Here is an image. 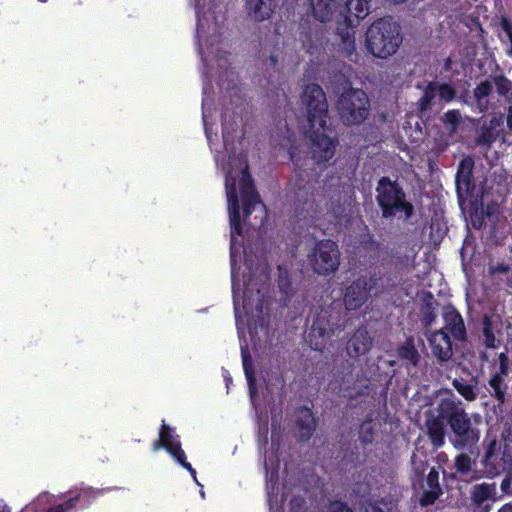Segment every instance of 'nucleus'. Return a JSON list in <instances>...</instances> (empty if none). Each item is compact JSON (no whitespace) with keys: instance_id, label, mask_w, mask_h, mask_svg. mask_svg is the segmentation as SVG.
<instances>
[{"instance_id":"1","label":"nucleus","mask_w":512,"mask_h":512,"mask_svg":"<svg viewBox=\"0 0 512 512\" xmlns=\"http://www.w3.org/2000/svg\"><path fill=\"white\" fill-rule=\"evenodd\" d=\"M480 423L481 416H471L460 401L442 398L435 408V414L426 418V434L433 449L438 450L445 445L448 428L450 444L456 450L472 452L480 440Z\"/></svg>"},{"instance_id":"2","label":"nucleus","mask_w":512,"mask_h":512,"mask_svg":"<svg viewBox=\"0 0 512 512\" xmlns=\"http://www.w3.org/2000/svg\"><path fill=\"white\" fill-rule=\"evenodd\" d=\"M302 103L308 121L305 135L309 139L311 160L313 165H325L333 159L339 142L335 136L328 134L331 132L328 125V103L321 86L308 84L302 94Z\"/></svg>"},{"instance_id":"3","label":"nucleus","mask_w":512,"mask_h":512,"mask_svg":"<svg viewBox=\"0 0 512 512\" xmlns=\"http://www.w3.org/2000/svg\"><path fill=\"white\" fill-rule=\"evenodd\" d=\"M393 279L379 269H372L369 276L360 275L343 289L342 299L347 311H357L372 296H380L394 287Z\"/></svg>"},{"instance_id":"4","label":"nucleus","mask_w":512,"mask_h":512,"mask_svg":"<svg viewBox=\"0 0 512 512\" xmlns=\"http://www.w3.org/2000/svg\"><path fill=\"white\" fill-rule=\"evenodd\" d=\"M402 42L401 26L390 16L375 20L365 34L367 51L380 59L396 54Z\"/></svg>"},{"instance_id":"5","label":"nucleus","mask_w":512,"mask_h":512,"mask_svg":"<svg viewBox=\"0 0 512 512\" xmlns=\"http://www.w3.org/2000/svg\"><path fill=\"white\" fill-rule=\"evenodd\" d=\"M370 11V0H347L336 16V35L344 55L353 60L357 57L355 34L356 28Z\"/></svg>"},{"instance_id":"6","label":"nucleus","mask_w":512,"mask_h":512,"mask_svg":"<svg viewBox=\"0 0 512 512\" xmlns=\"http://www.w3.org/2000/svg\"><path fill=\"white\" fill-rule=\"evenodd\" d=\"M376 202L381 210L382 217L392 218L403 213L406 219L414 214V206L407 201L403 188L389 177H381L376 186Z\"/></svg>"},{"instance_id":"7","label":"nucleus","mask_w":512,"mask_h":512,"mask_svg":"<svg viewBox=\"0 0 512 512\" xmlns=\"http://www.w3.org/2000/svg\"><path fill=\"white\" fill-rule=\"evenodd\" d=\"M244 222L250 227L261 226L266 218V206L255 187L254 179L245 166L239 180Z\"/></svg>"},{"instance_id":"8","label":"nucleus","mask_w":512,"mask_h":512,"mask_svg":"<svg viewBox=\"0 0 512 512\" xmlns=\"http://www.w3.org/2000/svg\"><path fill=\"white\" fill-rule=\"evenodd\" d=\"M369 106L366 92L356 88L344 90L337 101L340 119L348 126L364 122L368 116Z\"/></svg>"},{"instance_id":"9","label":"nucleus","mask_w":512,"mask_h":512,"mask_svg":"<svg viewBox=\"0 0 512 512\" xmlns=\"http://www.w3.org/2000/svg\"><path fill=\"white\" fill-rule=\"evenodd\" d=\"M264 282L254 291L252 279H249L243 294L242 308L248 318L249 325H262L264 322V310L268 308V275L263 274Z\"/></svg>"},{"instance_id":"10","label":"nucleus","mask_w":512,"mask_h":512,"mask_svg":"<svg viewBox=\"0 0 512 512\" xmlns=\"http://www.w3.org/2000/svg\"><path fill=\"white\" fill-rule=\"evenodd\" d=\"M308 262L314 273L322 276L333 275L340 264L338 244L331 239L316 242L308 255Z\"/></svg>"},{"instance_id":"11","label":"nucleus","mask_w":512,"mask_h":512,"mask_svg":"<svg viewBox=\"0 0 512 512\" xmlns=\"http://www.w3.org/2000/svg\"><path fill=\"white\" fill-rule=\"evenodd\" d=\"M107 491H110V488L98 489L81 484L55 496V505L59 512H76L77 508L85 510Z\"/></svg>"},{"instance_id":"12","label":"nucleus","mask_w":512,"mask_h":512,"mask_svg":"<svg viewBox=\"0 0 512 512\" xmlns=\"http://www.w3.org/2000/svg\"><path fill=\"white\" fill-rule=\"evenodd\" d=\"M495 86L498 96L503 97L506 101H512V81L502 72L499 74H491L485 80L476 85L473 90V97L476 101L479 112H486L489 109V96L492 94Z\"/></svg>"},{"instance_id":"13","label":"nucleus","mask_w":512,"mask_h":512,"mask_svg":"<svg viewBox=\"0 0 512 512\" xmlns=\"http://www.w3.org/2000/svg\"><path fill=\"white\" fill-rule=\"evenodd\" d=\"M339 328L340 325L333 321L332 314L326 309H321L314 316L308 333L310 347L315 351H323L328 341Z\"/></svg>"},{"instance_id":"14","label":"nucleus","mask_w":512,"mask_h":512,"mask_svg":"<svg viewBox=\"0 0 512 512\" xmlns=\"http://www.w3.org/2000/svg\"><path fill=\"white\" fill-rule=\"evenodd\" d=\"M496 441L489 443L485 450L482 460L484 468L489 476H497L501 473L512 474V452L507 444H505L502 456L496 455Z\"/></svg>"},{"instance_id":"15","label":"nucleus","mask_w":512,"mask_h":512,"mask_svg":"<svg viewBox=\"0 0 512 512\" xmlns=\"http://www.w3.org/2000/svg\"><path fill=\"white\" fill-rule=\"evenodd\" d=\"M290 160L294 166V172L297 177L298 191L296 192L297 200L300 201L302 191H308L312 188L311 179L316 176L314 167H308L309 159L306 157L302 159L297 152V149L291 146L289 150Z\"/></svg>"},{"instance_id":"16","label":"nucleus","mask_w":512,"mask_h":512,"mask_svg":"<svg viewBox=\"0 0 512 512\" xmlns=\"http://www.w3.org/2000/svg\"><path fill=\"white\" fill-rule=\"evenodd\" d=\"M316 428L317 420L313 411L305 405L297 407L295 409V435L297 442H309Z\"/></svg>"},{"instance_id":"17","label":"nucleus","mask_w":512,"mask_h":512,"mask_svg":"<svg viewBox=\"0 0 512 512\" xmlns=\"http://www.w3.org/2000/svg\"><path fill=\"white\" fill-rule=\"evenodd\" d=\"M474 160L471 156H466L460 160L455 176L456 191L459 198L472 195L475 188L473 182Z\"/></svg>"},{"instance_id":"18","label":"nucleus","mask_w":512,"mask_h":512,"mask_svg":"<svg viewBox=\"0 0 512 512\" xmlns=\"http://www.w3.org/2000/svg\"><path fill=\"white\" fill-rule=\"evenodd\" d=\"M499 368L498 371L489 379V386L493 393L491 394L498 402V405H503L506 401L507 384L504 377L509 373V358L506 352H501L498 356Z\"/></svg>"},{"instance_id":"19","label":"nucleus","mask_w":512,"mask_h":512,"mask_svg":"<svg viewBox=\"0 0 512 512\" xmlns=\"http://www.w3.org/2000/svg\"><path fill=\"white\" fill-rule=\"evenodd\" d=\"M226 194L231 234L242 236L243 228L241 222L240 203L235 179H232L231 183H229L228 180L226 181Z\"/></svg>"},{"instance_id":"20","label":"nucleus","mask_w":512,"mask_h":512,"mask_svg":"<svg viewBox=\"0 0 512 512\" xmlns=\"http://www.w3.org/2000/svg\"><path fill=\"white\" fill-rule=\"evenodd\" d=\"M161 448L165 449L174 459L184 452L180 436L175 434L173 428L166 424L164 420L159 429V438L152 444L153 451H158Z\"/></svg>"},{"instance_id":"21","label":"nucleus","mask_w":512,"mask_h":512,"mask_svg":"<svg viewBox=\"0 0 512 512\" xmlns=\"http://www.w3.org/2000/svg\"><path fill=\"white\" fill-rule=\"evenodd\" d=\"M443 319L445 326L442 329L444 331L451 334L455 340L463 341L466 339L464 320L454 306L447 305L443 308Z\"/></svg>"},{"instance_id":"22","label":"nucleus","mask_w":512,"mask_h":512,"mask_svg":"<svg viewBox=\"0 0 512 512\" xmlns=\"http://www.w3.org/2000/svg\"><path fill=\"white\" fill-rule=\"evenodd\" d=\"M432 353L439 362H447L453 355L452 342L449 334L440 329L428 338Z\"/></svg>"},{"instance_id":"23","label":"nucleus","mask_w":512,"mask_h":512,"mask_svg":"<svg viewBox=\"0 0 512 512\" xmlns=\"http://www.w3.org/2000/svg\"><path fill=\"white\" fill-rule=\"evenodd\" d=\"M425 483L427 489L422 493L419 503L422 507L433 505L443 494L442 487L439 482V471L436 467H432L426 478Z\"/></svg>"},{"instance_id":"24","label":"nucleus","mask_w":512,"mask_h":512,"mask_svg":"<svg viewBox=\"0 0 512 512\" xmlns=\"http://www.w3.org/2000/svg\"><path fill=\"white\" fill-rule=\"evenodd\" d=\"M372 347V338L365 328H358L349 338L346 344L347 354L351 358H357L370 351Z\"/></svg>"},{"instance_id":"25","label":"nucleus","mask_w":512,"mask_h":512,"mask_svg":"<svg viewBox=\"0 0 512 512\" xmlns=\"http://www.w3.org/2000/svg\"><path fill=\"white\" fill-rule=\"evenodd\" d=\"M278 6V0H247L246 9L249 17L262 22L271 17Z\"/></svg>"},{"instance_id":"26","label":"nucleus","mask_w":512,"mask_h":512,"mask_svg":"<svg viewBox=\"0 0 512 512\" xmlns=\"http://www.w3.org/2000/svg\"><path fill=\"white\" fill-rule=\"evenodd\" d=\"M495 494V485L488 483L477 484L472 488L471 500L475 506V511L488 512L490 510V504L488 500Z\"/></svg>"},{"instance_id":"27","label":"nucleus","mask_w":512,"mask_h":512,"mask_svg":"<svg viewBox=\"0 0 512 512\" xmlns=\"http://www.w3.org/2000/svg\"><path fill=\"white\" fill-rule=\"evenodd\" d=\"M473 461L471 457L466 453H460L455 456L453 468L454 472L447 473L443 471L444 479L446 480H468V477L473 472L472 470Z\"/></svg>"},{"instance_id":"28","label":"nucleus","mask_w":512,"mask_h":512,"mask_svg":"<svg viewBox=\"0 0 512 512\" xmlns=\"http://www.w3.org/2000/svg\"><path fill=\"white\" fill-rule=\"evenodd\" d=\"M438 302L431 292H424L419 307L420 321L424 328L430 327L437 318L436 308Z\"/></svg>"},{"instance_id":"29","label":"nucleus","mask_w":512,"mask_h":512,"mask_svg":"<svg viewBox=\"0 0 512 512\" xmlns=\"http://www.w3.org/2000/svg\"><path fill=\"white\" fill-rule=\"evenodd\" d=\"M20 512H59L55 505V495L41 492L35 500L27 504Z\"/></svg>"},{"instance_id":"30","label":"nucleus","mask_w":512,"mask_h":512,"mask_svg":"<svg viewBox=\"0 0 512 512\" xmlns=\"http://www.w3.org/2000/svg\"><path fill=\"white\" fill-rule=\"evenodd\" d=\"M336 4L337 0H310L314 18L323 23L331 19Z\"/></svg>"},{"instance_id":"31","label":"nucleus","mask_w":512,"mask_h":512,"mask_svg":"<svg viewBox=\"0 0 512 512\" xmlns=\"http://www.w3.org/2000/svg\"><path fill=\"white\" fill-rule=\"evenodd\" d=\"M241 356H242L243 370H244L245 377L247 380L249 393H250L251 398H253L257 393L253 360H252V357L249 354L247 348H242Z\"/></svg>"},{"instance_id":"32","label":"nucleus","mask_w":512,"mask_h":512,"mask_svg":"<svg viewBox=\"0 0 512 512\" xmlns=\"http://www.w3.org/2000/svg\"><path fill=\"white\" fill-rule=\"evenodd\" d=\"M411 472H410V482L412 487L415 489L417 486L423 488L424 482V474L428 468V462L417 459L416 455L413 454L411 457Z\"/></svg>"},{"instance_id":"33","label":"nucleus","mask_w":512,"mask_h":512,"mask_svg":"<svg viewBox=\"0 0 512 512\" xmlns=\"http://www.w3.org/2000/svg\"><path fill=\"white\" fill-rule=\"evenodd\" d=\"M471 381L473 383L468 382L464 378H455L452 381L455 390L467 401H474L477 398V380L472 378Z\"/></svg>"},{"instance_id":"34","label":"nucleus","mask_w":512,"mask_h":512,"mask_svg":"<svg viewBox=\"0 0 512 512\" xmlns=\"http://www.w3.org/2000/svg\"><path fill=\"white\" fill-rule=\"evenodd\" d=\"M438 81H430L423 92V95L417 102L418 110L424 113L431 109L434 100L438 96Z\"/></svg>"},{"instance_id":"35","label":"nucleus","mask_w":512,"mask_h":512,"mask_svg":"<svg viewBox=\"0 0 512 512\" xmlns=\"http://www.w3.org/2000/svg\"><path fill=\"white\" fill-rule=\"evenodd\" d=\"M397 353L400 359L407 361L413 367H416L420 362V354L412 339L406 340L403 345L399 346Z\"/></svg>"},{"instance_id":"36","label":"nucleus","mask_w":512,"mask_h":512,"mask_svg":"<svg viewBox=\"0 0 512 512\" xmlns=\"http://www.w3.org/2000/svg\"><path fill=\"white\" fill-rule=\"evenodd\" d=\"M499 133V130L494 129L493 127H486L484 125L480 129L476 142L480 146H485L489 148L497 140V138L499 137Z\"/></svg>"},{"instance_id":"37","label":"nucleus","mask_w":512,"mask_h":512,"mask_svg":"<svg viewBox=\"0 0 512 512\" xmlns=\"http://www.w3.org/2000/svg\"><path fill=\"white\" fill-rule=\"evenodd\" d=\"M483 336L484 343L487 348H496L497 340L493 332L492 322L488 316L484 317L483 320Z\"/></svg>"},{"instance_id":"38","label":"nucleus","mask_w":512,"mask_h":512,"mask_svg":"<svg viewBox=\"0 0 512 512\" xmlns=\"http://www.w3.org/2000/svg\"><path fill=\"white\" fill-rule=\"evenodd\" d=\"M438 97L441 102L450 103L456 98V89L450 83L438 82Z\"/></svg>"},{"instance_id":"39","label":"nucleus","mask_w":512,"mask_h":512,"mask_svg":"<svg viewBox=\"0 0 512 512\" xmlns=\"http://www.w3.org/2000/svg\"><path fill=\"white\" fill-rule=\"evenodd\" d=\"M374 428L370 420L363 421L359 428V440L362 444L368 445L374 441Z\"/></svg>"},{"instance_id":"40","label":"nucleus","mask_w":512,"mask_h":512,"mask_svg":"<svg viewBox=\"0 0 512 512\" xmlns=\"http://www.w3.org/2000/svg\"><path fill=\"white\" fill-rule=\"evenodd\" d=\"M396 259V267L403 270L409 269L413 267V262L415 258V254L408 255L406 253H402L400 250H397L394 254Z\"/></svg>"},{"instance_id":"41","label":"nucleus","mask_w":512,"mask_h":512,"mask_svg":"<svg viewBox=\"0 0 512 512\" xmlns=\"http://www.w3.org/2000/svg\"><path fill=\"white\" fill-rule=\"evenodd\" d=\"M278 288L280 292L284 295L285 300H290L292 297V281L288 277V275H280L278 279Z\"/></svg>"},{"instance_id":"42","label":"nucleus","mask_w":512,"mask_h":512,"mask_svg":"<svg viewBox=\"0 0 512 512\" xmlns=\"http://www.w3.org/2000/svg\"><path fill=\"white\" fill-rule=\"evenodd\" d=\"M443 122L451 125L452 130H455L461 122V113L456 109L448 110L443 115Z\"/></svg>"},{"instance_id":"43","label":"nucleus","mask_w":512,"mask_h":512,"mask_svg":"<svg viewBox=\"0 0 512 512\" xmlns=\"http://www.w3.org/2000/svg\"><path fill=\"white\" fill-rule=\"evenodd\" d=\"M328 512H354L348 504L342 500H333L330 502Z\"/></svg>"},{"instance_id":"44","label":"nucleus","mask_w":512,"mask_h":512,"mask_svg":"<svg viewBox=\"0 0 512 512\" xmlns=\"http://www.w3.org/2000/svg\"><path fill=\"white\" fill-rule=\"evenodd\" d=\"M175 460L184 468L186 469L193 479L196 481V470L192 467V465L187 461V457L185 454V451L183 453H180L178 457L175 458Z\"/></svg>"},{"instance_id":"45","label":"nucleus","mask_w":512,"mask_h":512,"mask_svg":"<svg viewBox=\"0 0 512 512\" xmlns=\"http://www.w3.org/2000/svg\"><path fill=\"white\" fill-rule=\"evenodd\" d=\"M511 486H512V474L505 473V477L501 482V490L504 494H510L511 493Z\"/></svg>"},{"instance_id":"46","label":"nucleus","mask_w":512,"mask_h":512,"mask_svg":"<svg viewBox=\"0 0 512 512\" xmlns=\"http://www.w3.org/2000/svg\"><path fill=\"white\" fill-rule=\"evenodd\" d=\"M500 24H501V28L507 35L509 41L512 43V22L508 18L503 17L501 19Z\"/></svg>"},{"instance_id":"47","label":"nucleus","mask_w":512,"mask_h":512,"mask_svg":"<svg viewBox=\"0 0 512 512\" xmlns=\"http://www.w3.org/2000/svg\"><path fill=\"white\" fill-rule=\"evenodd\" d=\"M304 504V499L302 497H297V496H294L291 500H290V506H291V510L296 512L297 509H300Z\"/></svg>"},{"instance_id":"48","label":"nucleus","mask_w":512,"mask_h":512,"mask_svg":"<svg viewBox=\"0 0 512 512\" xmlns=\"http://www.w3.org/2000/svg\"><path fill=\"white\" fill-rule=\"evenodd\" d=\"M509 271V266L507 264H498L497 266L495 267H492L491 268V274H496V273H507Z\"/></svg>"},{"instance_id":"49","label":"nucleus","mask_w":512,"mask_h":512,"mask_svg":"<svg viewBox=\"0 0 512 512\" xmlns=\"http://www.w3.org/2000/svg\"><path fill=\"white\" fill-rule=\"evenodd\" d=\"M506 124L510 131H512V105L506 108Z\"/></svg>"},{"instance_id":"50","label":"nucleus","mask_w":512,"mask_h":512,"mask_svg":"<svg viewBox=\"0 0 512 512\" xmlns=\"http://www.w3.org/2000/svg\"><path fill=\"white\" fill-rule=\"evenodd\" d=\"M222 133L224 141H226V135L230 133V128L228 127L226 119H224L222 122Z\"/></svg>"},{"instance_id":"51","label":"nucleus","mask_w":512,"mask_h":512,"mask_svg":"<svg viewBox=\"0 0 512 512\" xmlns=\"http://www.w3.org/2000/svg\"><path fill=\"white\" fill-rule=\"evenodd\" d=\"M500 124H501L500 119L494 117V118H492L490 120L489 125H485V126L486 127H493L494 129H497V127L500 126Z\"/></svg>"},{"instance_id":"52","label":"nucleus","mask_w":512,"mask_h":512,"mask_svg":"<svg viewBox=\"0 0 512 512\" xmlns=\"http://www.w3.org/2000/svg\"><path fill=\"white\" fill-rule=\"evenodd\" d=\"M268 61H269V65L272 67V68H275L276 65H277V56H274V55H270L269 58H268Z\"/></svg>"},{"instance_id":"53","label":"nucleus","mask_w":512,"mask_h":512,"mask_svg":"<svg viewBox=\"0 0 512 512\" xmlns=\"http://www.w3.org/2000/svg\"><path fill=\"white\" fill-rule=\"evenodd\" d=\"M268 443V427L266 426L263 433V446L265 447Z\"/></svg>"},{"instance_id":"54","label":"nucleus","mask_w":512,"mask_h":512,"mask_svg":"<svg viewBox=\"0 0 512 512\" xmlns=\"http://www.w3.org/2000/svg\"><path fill=\"white\" fill-rule=\"evenodd\" d=\"M0 512H11V508L5 503H0Z\"/></svg>"},{"instance_id":"55","label":"nucleus","mask_w":512,"mask_h":512,"mask_svg":"<svg viewBox=\"0 0 512 512\" xmlns=\"http://www.w3.org/2000/svg\"><path fill=\"white\" fill-rule=\"evenodd\" d=\"M498 512H512V506L511 505H505Z\"/></svg>"},{"instance_id":"56","label":"nucleus","mask_w":512,"mask_h":512,"mask_svg":"<svg viewBox=\"0 0 512 512\" xmlns=\"http://www.w3.org/2000/svg\"><path fill=\"white\" fill-rule=\"evenodd\" d=\"M371 512H384V511L378 505H372L371 506Z\"/></svg>"},{"instance_id":"57","label":"nucleus","mask_w":512,"mask_h":512,"mask_svg":"<svg viewBox=\"0 0 512 512\" xmlns=\"http://www.w3.org/2000/svg\"><path fill=\"white\" fill-rule=\"evenodd\" d=\"M277 469H278V460H276V471L275 472H271V480L275 477V481L277 480Z\"/></svg>"},{"instance_id":"58","label":"nucleus","mask_w":512,"mask_h":512,"mask_svg":"<svg viewBox=\"0 0 512 512\" xmlns=\"http://www.w3.org/2000/svg\"><path fill=\"white\" fill-rule=\"evenodd\" d=\"M234 310H235V317H236V321H238V319L240 318V316H239V308H238V306L236 305V303H234Z\"/></svg>"},{"instance_id":"59","label":"nucleus","mask_w":512,"mask_h":512,"mask_svg":"<svg viewBox=\"0 0 512 512\" xmlns=\"http://www.w3.org/2000/svg\"><path fill=\"white\" fill-rule=\"evenodd\" d=\"M451 67V58H447L445 61V69L448 70Z\"/></svg>"},{"instance_id":"60","label":"nucleus","mask_w":512,"mask_h":512,"mask_svg":"<svg viewBox=\"0 0 512 512\" xmlns=\"http://www.w3.org/2000/svg\"><path fill=\"white\" fill-rule=\"evenodd\" d=\"M264 469H265L266 474H268V472H269V467H268V464H267L266 459L264 460Z\"/></svg>"},{"instance_id":"61","label":"nucleus","mask_w":512,"mask_h":512,"mask_svg":"<svg viewBox=\"0 0 512 512\" xmlns=\"http://www.w3.org/2000/svg\"><path fill=\"white\" fill-rule=\"evenodd\" d=\"M486 214H487V216H490V215H491L490 207H489V206L487 207Z\"/></svg>"},{"instance_id":"62","label":"nucleus","mask_w":512,"mask_h":512,"mask_svg":"<svg viewBox=\"0 0 512 512\" xmlns=\"http://www.w3.org/2000/svg\"><path fill=\"white\" fill-rule=\"evenodd\" d=\"M508 55H509L510 57H512V46H511V47H510V49L508 50Z\"/></svg>"},{"instance_id":"63","label":"nucleus","mask_w":512,"mask_h":512,"mask_svg":"<svg viewBox=\"0 0 512 512\" xmlns=\"http://www.w3.org/2000/svg\"><path fill=\"white\" fill-rule=\"evenodd\" d=\"M283 97H284L285 100L287 99V96H286V94L284 92H283Z\"/></svg>"},{"instance_id":"64","label":"nucleus","mask_w":512,"mask_h":512,"mask_svg":"<svg viewBox=\"0 0 512 512\" xmlns=\"http://www.w3.org/2000/svg\"><path fill=\"white\" fill-rule=\"evenodd\" d=\"M40 2H47V0H39Z\"/></svg>"}]
</instances>
